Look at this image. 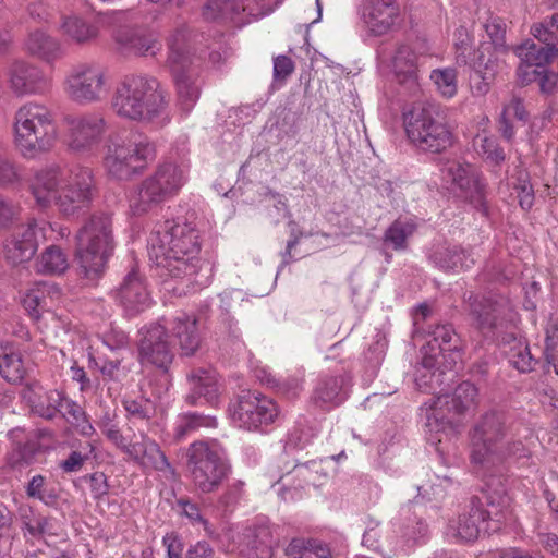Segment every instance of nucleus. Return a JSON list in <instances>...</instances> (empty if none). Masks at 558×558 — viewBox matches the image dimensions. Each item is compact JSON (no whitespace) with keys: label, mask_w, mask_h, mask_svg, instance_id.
I'll return each instance as SVG.
<instances>
[{"label":"nucleus","mask_w":558,"mask_h":558,"mask_svg":"<svg viewBox=\"0 0 558 558\" xmlns=\"http://www.w3.org/2000/svg\"><path fill=\"white\" fill-rule=\"evenodd\" d=\"M185 182V168L173 161H165L136 187L130 199V209L137 216L146 214L175 195Z\"/></svg>","instance_id":"nucleus-9"},{"label":"nucleus","mask_w":558,"mask_h":558,"mask_svg":"<svg viewBox=\"0 0 558 558\" xmlns=\"http://www.w3.org/2000/svg\"><path fill=\"white\" fill-rule=\"evenodd\" d=\"M476 387L470 381L459 384L451 395H439L432 412L427 417V427L430 432L453 434L459 426L460 417L475 404Z\"/></svg>","instance_id":"nucleus-10"},{"label":"nucleus","mask_w":558,"mask_h":558,"mask_svg":"<svg viewBox=\"0 0 558 558\" xmlns=\"http://www.w3.org/2000/svg\"><path fill=\"white\" fill-rule=\"evenodd\" d=\"M245 537L248 539V545L254 549H259L262 546L271 544V533L267 526L250 529Z\"/></svg>","instance_id":"nucleus-61"},{"label":"nucleus","mask_w":558,"mask_h":558,"mask_svg":"<svg viewBox=\"0 0 558 558\" xmlns=\"http://www.w3.org/2000/svg\"><path fill=\"white\" fill-rule=\"evenodd\" d=\"M482 505L489 532H497L510 514L509 497L495 493L489 494L485 497V504L482 502Z\"/></svg>","instance_id":"nucleus-39"},{"label":"nucleus","mask_w":558,"mask_h":558,"mask_svg":"<svg viewBox=\"0 0 558 558\" xmlns=\"http://www.w3.org/2000/svg\"><path fill=\"white\" fill-rule=\"evenodd\" d=\"M151 250L197 256L201 252L198 231L191 223L166 221L151 240Z\"/></svg>","instance_id":"nucleus-17"},{"label":"nucleus","mask_w":558,"mask_h":558,"mask_svg":"<svg viewBox=\"0 0 558 558\" xmlns=\"http://www.w3.org/2000/svg\"><path fill=\"white\" fill-rule=\"evenodd\" d=\"M408 138L420 150L439 154L453 143L446 109L436 102L416 104L404 114Z\"/></svg>","instance_id":"nucleus-6"},{"label":"nucleus","mask_w":558,"mask_h":558,"mask_svg":"<svg viewBox=\"0 0 558 558\" xmlns=\"http://www.w3.org/2000/svg\"><path fill=\"white\" fill-rule=\"evenodd\" d=\"M533 444L531 424L509 411L493 408L480 415L470 432L471 462L488 470L509 459L527 460Z\"/></svg>","instance_id":"nucleus-1"},{"label":"nucleus","mask_w":558,"mask_h":558,"mask_svg":"<svg viewBox=\"0 0 558 558\" xmlns=\"http://www.w3.org/2000/svg\"><path fill=\"white\" fill-rule=\"evenodd\" d=\"M531 32L533 36L539 40L538 45L555 47L556 36L555 33L550 31V27L547 24V20L533 25Z\"/></svg>","instance_id":"nucleus-64"},{"label":"nucleus","mask_w":558,"mask_h":558,"mask_svg":"<svg viewBox=\"0 0 558 558\" xmlns=\"http://www.w3.org/2000/svg\"><path fill=\"white\" fill-rule=\"evenodd\" d=\"M36 266L43 274H63L69 268L68 255L60 246L50 245L40 254Z\"/></svg>","instance_id":"nucleus-46"},{"label":"nucleus","mask_w":558,"mask_h":558,"mask_svg":"<svg viewBox=\"0 0 558 558\" xmlns=\"http://www.w3.org/2000/svg\"><path fill=\"white\" fill-rule=\"evenodd\" d=\"M484 28L490 38V43L496 50H505L506 48V24L500 17H489L484 24Z\"/></svg>","instance_id":"nucleus-54"},{"label":"nucleus","mask_w":558,"mask_h":558,"mask_svg":"<svg viewBox=\"0 0 558 558\" xmlns=\"http://www.w3.org/2000/svg\"><path fill=\"white\" fill-rule=\"evenodd\" d=\"M142 335L140 355L143 361L167 371L173 361L174 351L165 326L153 324Z\"/></svg>","instance_id":"nucleus-22"},{"label":"nucleus","mask_w":558,"mask_h":558,"mask_svg":"<svg viewBox=\"0 0 558 558\" xmlns=\"http://www.w3.org/2000/svg\"><path fill=\"white\" fill-rule=\"evenodd\" d=\"M288 558H332L330 548L316 539H293L286 548Z\"/></svg>","instance_id":"nucleus-44"},{"label":"nucleus","mask_w":558,"mask_h":558,"mask_svg":"<svg viewBox=\"0 0 558 558\" xmlns=\"http://www.w3.org/2000/svg\"><path fill=\"white\" fill-rule=\"evenodd\" d=\"M230 411L233 423L247 430H257L272 423L278 414L271 399L253 391H242Z\"/></svg>","instance_id":"nucleus-14"},{"label":"nucleus","mask_w":558,"mask_h":558,"mask_svg":"<svg viewBox=\"0 0 558 558\" xmlns=\"http://www.w3.org/2000/svg\"><path fill=\"white\" fill-rule=\"evenodd\" d=\"M123 308L131 315L143 312L150 303L146 286L135 268L125 276L116 293Z\"/></svg>","instance_id":"nucleus-27"},{"label":"nucleus","mask_w":558,"mask_h":558,"mask_svg":"<svg viewBox=\"0 0 558 558\" xmlns=\"http://www.w3.org/2000/svg\"><path fill=\"white\" fill-rule=\"evenodd\" d=\"M26 495L48 506L52 505L57 499V494L52 489L47 488L46 477L40 474L33 476L27 483Z\"/></svg>","instance_id":"nucleus-53"},{"label":"nucleus","mask_w":558,"mask_h":558,"mask_svg":"<svg viewBox=\"0 0 558 558\" xmlns=\"http://www.w3.org/2000/svg\"><path fill=\"white\" fill-rule=\"evenodd\" d=\"M449 530L453 537L463 542H473L481 533H489L482 501L472 498L469 510L460 514L458 520L450 524Z\"/></svg>","instance_id":"nucleus-26"},{"label":"nucleus","mask_w":558,"mask_h":558,"mask_svg":"<svg viewBox=\"0 0 558 558\" xmlns=\"http://www.w3.org/2000/svg\"><path fill=\"white\" fill-rule=\"evenodd\" d=\"M429 340L423 347L424 356L422 366L430 371L438 364V356L450 353L451 362L456 364L461 360L462 341L450 324L436 325L427 331Z\"/></svg>","instance_id":"nucleus-21"},{"label":"nucleus","mask_w":558,"mask_h":558,"mask_svg":"<svg viewBox=\"0 0 558 558\" xmlns=\"http://www.w3.org/2000/svg\"><path fill=\"white\" fill-rule=\"evenodd\" d=\"M217 420L211 415H204L199 413H186L179 416L173 437L177 441L183 440L190 433L198 429L199 427H215Z\"/></svg>","instance_id":"nucleus-48"},{"label":"nucleus","mask_w":558,"mask_h":558,"mask_svg":"<svg viewBox=\"0 0 558 558\" xmlns=\"http://www.w3.org/2000/svg\"><path fill=\"white\" fill-rule=\"evenodd\" d=\"M125 411L133 417L145 420L148 418L151 412V403L149 400H134L128 399L123 402Z\"/></svg>","instance_id":"nucleus-62"},{"label":"nucleus","mask_w":558,"mask_h":558,"mask_svg":"<svg viewBox=\"0 0 558 558\" xmlns=\"http://www.w3.org/2000/svg\"><path fill=\"white\" fill-rule=\"evenodd\" d=\"M58 138L53 112L43 104L29 101L14 114V143L25 158H36L52 149Z\"/></svg>","instance_id":"nucleus-5"},{"label":"nucleus","mask_w":558,"mask_h":558,"mask_svg":"<svg viewBox=\"0 0 558 558\" xmlns=\"http://www.w3.org/2000/svg\"><path fill=\"white\" fill-rule=\"evenodd\" d=\"M20 216V207L0 197V228H8Z\"/></svg>","instance_id":"nucleus-63"},{"label":"nucleus","mask_w":558,"mask_h":558,"mask_svg":"<svg viewBox=\"0 0 558 558\" xmlns=\"http://www.w3.org/2000/svg\"><path fill=\"white\" fill-rule=\"evenodd\" d=\"M27 373L21 351L10 342L0 343V375L9 383H21Z\"/></svg>","instance_id":"nucleus-34"},{"label":"nucleus","mask_w":558,"mask_h":558,"mask_svg":"<svg viewBox=\"0 0 558 558\" xmlns=\"http://www.w3.org/2000/svg\"><path fill=\"white\" fill-rule=\"evenodd\" d=\"M21 175L16 165L4 158H0V186H10L19 183Z\"/></svg>","instance_id":"nucleus-59"},{"label":"nucleus","mask_w":558,"mask_h":558,"mask_svg":"<svg viewBox=\"0 0 558 558\" xmlns=\"http://www.w3.org/2000/svg\"><path fill=\"white\" fill-rule=\"evenodd\" d=\"M124 453L143 469H153L174 475V469L159 445L144 433H141L140 436L134 435V438L125 447Z\"/></svg>","instance_id":"nucleus-24"},{"label":"nucleus","mask_w":558,"mask_h":558,"mask_svg":"<svg viewBox=\"0 0 558 558\" xmlns=\"http://www.w3.org/2000/svg\"><path fill=\"white\" fill-rule=\"evenodd\" d=\"M99 371L105 379L112 381H121L126 378L129 369L121 365L120 360H106L99 366Z\"/></svg>","instance_id":"nucleus-56"},{"label":"nucleus","mask_w":558,"mask_h":558,"mask_svg":"<svg viewBox=\"0 0 558 558\" xmlns=\"http://www.w3.org/2000/svg\"><path fill=\"white\" fill-rule=\"evenodd\" d=\"M514 189L518 192L521 208L524 210L531 209L534 204V190L525 171L519 172L518 183L514 185Z\"/></svg>","instance_id":"nucleus-55"},{"label":"nucleus","mask_w":558,"mask_h":558,"mask_svg":"<svg viewBox=\"0 0 558 558\" xmlns=\"http://www.w3.org/2000/svg\"><path fill=\"white\" fill-rule=\"evenodd\" d=\"M276 0H209L203 10L210 21H230L236 25L250 22V16L260 17L274 10Z\"/></svg>","instance_id":"nucleus-15"},{"label":"nucleus","mask_w":558,"mask_h":558,"mask_svg":"<svg viewBox=\"0 0 558 558\" xmlns=\"http://www.w3.org/2000/svg\"><path fill=\"white\" fill-rule=\"evenodd\" d=\"M64 144L75 156L95 153L107 131V121L100 113L69 114L64 118Z\"/></svg>","instance_id":"nucleus-11"},{"label":"nucleus","mask_w":558,"mask_h":558,"mask_svg":"<svg viewBox=\"0 0 558 558\" xmlns=\"http://www.w3.org/2000/svg\"><path fill=\"white\" fill-rule=\"evenodd\" d=\"M114 38L122 50L141 57H154L162 47L155 36L131 31L120 32Z\"/></svg>","instance_id":"nucleus-33"},{"label":"nucleus","mask_w":558,"mask_h":558,"mask_svg":"<svg viewBox=\"0 0 558 558\" xmlns=\"http://www.w3.org/2000/svg\"><path fill=\"white\" fill-rule=\"evenodd\" d=\"M63 395L58 390H44L41 387L29 390L27 396L32 411L46 420H52L58 413Z\"/></svg>","instance_id":"nucleus-37"},{"label":"nucleus","mask_w":558,"mask_h":558,"mask_svg":"<svg viewBox=\"0 0 558 558\" xmlns=\"http://www.w3.org/2000/svg\"><path fill=\"white\" fill-rule=\"evenodd\" d=\"M155 157V143L146 134L131 130L108 137L102 163L110 178L128 181L140 173Z\"/></svg>","instance_id":"nucleus-4"},{"label":"nucleus","mask_w":558,"mask_h":558,"mask_svg":"<svg viewBox=\"0 0 558 558\" xmlns=\"http://www.w3.org/2000/svg\"><path fill=\"white\" fill-rule=\"evenodd\" d=\"M178 89L179 101L182 109L189 112L199 97V84L197 73L190 65H180L179 69H170Z\"/></svg>","instance_id":"nucleus-31"},{"label":"nucleus","mask_w":558,"mask_h":558,"mask_svg":"<svg viewBox=\"0 0 558 558\" xmlns=\"http://www.w3.org/2000/svg\"><path fill=\"white\" fill-rule=\"evenodd\" d=\"M361 19L375 36L388 33L399 14L396 0H363Z\"/></svg>","instance_id":"nucleus-25"},{"label":"nucleus","mask_w":558,"mask_h":558,"mask_svg":"<svg viewBox=\"0 0 558 558\" xmlns=\"http://www.w3.org/2000/svg\"><path fill=\"white\" fill-rule=\"evenodd\" d=\"M35 204L43 209L54 205L63 216H75L92 204L97 189L93 170L50 167L38 171L31 184Z\"/></svg>","instance_id":"nucleus-2"},{"label":"nucleus","mask_w":558,"mask_h":558,"mask_svg":"<svg viewBox=\"0 0 558 558\" xmlns=\"http://www.w3.org/2000/svg\"><path fill=\"white\" fill-rule=\"evenodd\" d=\"M150 255L155 258L156 264L171 279L180 280L178 287L172 290L175 294H185L194 288H202L208 283V277L201 274L202 264L197 256H186L182 254H173L170 252L150 251Z\"/></svg>","instance_id":"nucleus-13"},{"label":"nucleus","mask_w":558,"mask_h":558,"mask_svg":"<svg viewBox=\"0 0 558 558\" xmlns=\"http://www.w3.org/2000/svg\"><path fill=\"white\" fill-rule=\"evenodd\" d=\"M168 104L167 90L147 74L125 75L111 98V109L119 118L136 122H153L162 117Z\"/></svg>","instance_id":"nucleus-3"},{"label":"nucleus","mask_w":558,"mask_h":558,"mask_svg":"<svg viewBox=\"0 0 558 558\" xmlns=\"http://www.w3.org/2000/svg\"><path fill=\"white\" fill-rule=\"evenodd\" d=\"M295 69L294 62L288 56L274 58V81L284 83Z\"/></svg>","instance_id":"nucleus-58"},{"label":"nucleus","mask_w":558,"mask_h":558,"mask_svg":"<svg viewBox=\"0 0 558 558\" xmlns=\"http://www.w3.org/2000/svg\"><path fill=\"white\" fill-rule=\"evenodd\" d=\"M475 153L488 165L500 167L506 160V154L496 137L485 133L477 134L472 143Z\"/></svg>","instance_id":"nucleus-42"},{"label":"nucleus","mask_w":558,"mask_h":558,"mask_svg":"<svg viewBox=\"0 0 558 558\" xmlns=\"http://www.w3.org/2000/svg\"><path fill=\"white\" fill-rule=\"evenodd\" d=\"M465 303L473 324L485 336L494 335L511 318L512 305L505 296L478 298L470 293Z\"/></svg>","instance_id":"nucleus-16"},{"label":"nucleus","mask_w":558,"mask_h":558,"mask_svg":"<svg viewBox=\"0 0 558 558\" xmlns=\"http://www.w3.org/2000/svg\"><path fill=\"white\" fill-rule=\"evenodd\" d=\"M347 384L348 379L343 375L320 378L313 390L312 403L326 411L338 407L347 399Z\"/></svg>","instance_id":"nucleus-30"},{"label":"nucleus","mask_w":558,"mask_h":558,"mask_svg":"<svg viewBox=\"0 0 558 558\" xmlns=\"http://www.w3.org/2000/svg\"><path fill=\"white\" fill-rule=\"evenodd\" d=\"M68 458L59 463L64 473H75L82 470L84 464L95 457V445L92 441H78L71 446Z\"/></svg>","instance_id":"nucleus-47"},{"label":"nucleus","mask_w":558,"mask_h":558,"mask_svg":"<svg viewBox=\"0 0 558 558\" xmlns=\"http://www.w3.org/2000/svg\"><path fill=\"white\" fill-rule=\"evenodd\" d=\"M26 49L32 56L46 62H53L62 54L59 41L41 31L31 33Z\"/></svg>","instance_id":"nucleus-38"},{"label":"nucleus","mask_w":558,"mask_h":558,"mask_svg":"<svg viewBox=\"0 0 558 558\" xmlns=\"http://www.w3.org/2000/svg\"><path fill=\"white\" fill-rule=\"evenodd\" d=\"M441 171L444 178L452 183L462 197L475 205H484L486 183L472 165L451 160Z\"/></svg>","instance_id":"nucleus-19"},{"label":"nucleus","mask_w":558,"mask_h":558,"mask_svg":"<svg viewBox=\"0 0 558 558\" xmlns=\"http://www.w3.org/2000/svg\"><path fill=\"white\" fill-rule=\"evenodd\" d=\"M509 363L521 373H530L537 361L532 355L529 345L522 341H514L508 352Z\"/></svg>","instance_id":"nucleus-51"},{"label":"nucleus","mask_w":558,"mask_h":558,"mask_svg":"<svg viewBox=\"0 0 558 558\" xmlns=\"http://www.w3.org/2000/svg\"><path fill=\"white\" fill-rule=\"evenodd\" d=\"M393 70L401 83H415L417 56L408 45L398 47L393 56Z\"/></svg>","instance_id":"nucleus-41"},{"label":"nucleus","mask_w":558,"mask_h":558,"mask_svg":"<svg viewBox=\"0 0 558 558\" xmlns=\"http://www.w3.org/2000/svg\"><path fill=\"white\" fill-rule=\"evenodd\" d=\"M328 477L323 461H310L298 464L291 472L281 477V497L283 500H294L301 497L300 489L319 487Z\"/></svg>","instance_id":"nucleus-23"},{"label":"nucleus","mask_w":558,"mask_h":558,"mask_svg":"<svg viewBox=\"0 0 558 558\" xmlns=\"http://www.w3.org/2000/svg\"><path fill=\"white\" fill-rule=\"evenodd\" d=\"M5 77L8 88L16 97L41 95L49 86L44 71L23 59H14L9 63Z\"/></svg>","instance_id":"nucleus-18"},{"label":"nucleus","mask_w":558,"mask_h":558,"mask_svg":"<svg viewBox=\"0 0 558 558\" xmlns=\"http://www.w3.org/2000/svg\"><path fill=\"white\" fill-rule=\"evenodd\" d=\"M383 530L379 529V523L377 521L371 520L369 526L365 531L362 543L367 548L383 553Z\"/></svg>","instance_id":"nucleus-57"},{"label":"nucleus","mask_w":558,"mask_h":558,"mask_svg":"<svg viewBox=\"0 0 558 558\" xmlns=\"http://www.w3.org/2000/svg\"><path fill=\"white\" fill-rule=\"evenodd\" d=\"M64 34L74 43L80 45L89 44L97 39L99 29L84 19L72 15L66 16L62 23Z\"/></svg>","instance_id":"nucleus-40"},{"label":"nucleus","mask_w":558,"mask_h":558,"mask_svg":"<svg viewBox=\"0 0 558 558\" xmlns=\"http://www.w3.org/2000/svg\"><path fill=\"white\" fill-rule=\"evenodd\" d=\"M58 413H60L69 424L77 428L82 435L90 436L95 432L83 408L65 396L62 397Z\"/></svg>","instance_id":"nucleus-45"},{"label":"nucleus","mask_w":558,"mask_h":558,"mask_svg":"<svg viewBox=\"0 0 558 558\" xmlns=\"http://www.w3.org/2000/svg\"><path fill=\"white\" fill-rule=\"evenodd\" d=\"M63 89L65 95L78 105L100 101L109 90L106 70L97 64L82 63L68 73Z\"/></svg>","instance_id":"nucleus-12"},{"label":"nucleus","mask_w":558,"mask_h":558,"mask_svg":"<svg viewBox=\"0 0 558 558\" xmlns=\"http://www.w3.org/2000/svg\"><path fill=\"white\" fill-rule=\"evenodd\" d=\"M99 428L111 442H113L119 449H121L124 452L125 447H128L129 442L126 441V439L124 438V436L122 435L117 425L112 424L109 418H106L99 423Z\"/></svg>","instance_id":"nucleus-60"},{"label":"nucleus","mask_w":558,"mask_h":558,"mask_svg":"<svg viewBox=\"0 0 558 558\" xmlns=\"http://www.w3.org/2000/svg\"><path fill=\"white\" fill-rule=\"evenodd\" d=\"M415 226L409 221L395 220L385 231L384 243L396 251L407 248V240L413 234Z\"/></svg>","instance_id":"nucleus-50"},{"label":"nucleus","mask_w":558,"mask_h":558,"mask_svg":"<svg viewBox=\"0 0 558 558\" xmlns=\"http://www.w3.org/2000/svg\"><path fill=\"white\" fill-rule=\"evenodd\" d=\"M19 515L22 527L25 529L31 536L40 538L46 534H54L51 531V518L37 512L32 507L22 506Z\"/></svg>","instance_id":"nucleus-43"},{"label":"nucleus","mask_w":558,"mask_h":558,"mask_svg":"<svg viewBox=\"0 0 558 558\" xmlns=\"http://www.w3.org/2000/svg\"><path fill=\"white\" fill-rule=\"evenodd\" d=\"M187 379L190 383V393L185 397L187 404H216L219 396L216 372L205 368H195L187 375Z\"/></svg>","instance_id":"nucleus-28"},{"label":"nucleus","mask_w":558,"mask_h":558,"mask_svg":"<svg viewBox=\"0 0 558 558\" xmlns=\"http://www.w3.org/2000/svg\"><path fill=\"white\" fill-rule=\"evenodd\" d=\"M47 223L32 219L7 240L4 254L13 265L28 262L35 255L39 241L46 239Z\"/></svg>","instance_id":"nucleus-20"},{"label":"nucleus","mask_w":558,"mask_h":558,"mask_svg":"<svg viewBox=\"0 0 558 558\" xmlns=\"http://www.w3.org/2000/svg\"><path fill=\"white\" fill-rule=\"evenodd\" d=\"M173 336L179 341L183 355H193L199 348L201 338L197 330V319L194 316L181 313L173 319Z\"/></svg>","instance_id":"nucleus-32"},{"label":"nucleus","mask_w":558,"mask_h":558,"mask_svg":"<svg viewBox=\"0 0 558 558\" xmlns=\"http://www.w3.org/2000/svg\"><path fill=\"white\" fill-rule=\"evenodd\" d=\"M430 260L442 270L468 269L474 264V259L456 245L437 246L430 254Z\"/></svg>","instance_id":"nucleus-36"},{"label":"nucleus","mask_w":558,"mask_h":558,"mask_svg":"<svg viewBox=\"0 0 558 558\" xmlns=\"http://www.w3.org/2000/svg\"><path fill=\"white\" fill-rule=\"evenodd\" d=\"M186 469L197 490L216 492L231 473L225 450L216 442H192L186 449Z\"/></svg>","instance_id":"nucleus-8"},{"label":"nucleus","mask_w":558,"mask_h":558,"mask_svg":"<svg viewBox=\"0 0 558 558\" xmlns=\"http://www.w3.org/2000/svg\"><path fill=\"white\" fill-rule=\"evenodd\" d=\"M498 66L497 58L494 60L488 58L487 61H485L484 52L481 51L476 62V69L471 76L472 88H475L478 95L487 93L489 84L498 71Z\"/></svg>","instance_id":"nucleus-49"},{"label":"nucleus","mask_w":558,"mask_h":558,"mask_svg":"<svg viewBox=\"0 0 558 558\" xmlns=\"http://www.w3.org/2000/svg\"><path fill=\"white\" fill-rule=\"evenodd\" d=\"M430 80L437 87V90L446 98H451L457 94V72L452 68L436 69L430 73Z\"/></svg>","instance_id":"nucleus-52"},{"label":"nucleus","mask_w":558,"mask_h":558,"mask_svg":"<svg viewBox=\"0 0 558 558\" xmlns=\"http://www.w3.org/2000/svg\"><path fill=\"white\" fill-rule=\"evenodd\" d=\"M76 259L87 278L94 279L105 270L113 251L111 217L95 214L76 235Z\"/></svg>","instance_id":"nucleus-7"},{"label":"nucleus","mask_w":558,"mask_h":558,"mask_svg":"<svg viewBox=\"0 0 558 558\" xmlns=\"http://www.w3.org/2000/svg\"><path fill=\"white\" fill-rule=\"evenodd\" d=\"M61 299L60 288L49 281L36 282L23 298V306L34 319L44 312H51Z\"/></svg>","instance_id":"nucleus-29"},{"label":"nucleus","mask_w":558,"mask_h":558,"mask_svg":"<svg viewBox=\"0 0 558 558\" xmlns=\"http://www.w3.org/2000/svg\"><path fill=\"white\" fill-rule=\"evenodd\" d=\"M169 69H179L180 65L191 64L190 33L186 26L177 27L167 39Z\"/></svg>","instance_id":"nucleus-35"}]
</instances>
